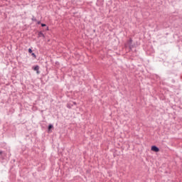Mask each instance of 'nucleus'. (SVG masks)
<instances>
[{"label":"nucleus","instance_id":"1","mask_svg":"<svg viewBox=\"0 0 182 182\" xmlns=\"http://www.w3.org/2000/svg\"><path fill=\"white\" fill-rule=\"evenodd\" d=\"M151 151H155V153H159V151H160V148H159L156 145H153L151 147Z\"/></svg>","mask_w":182,"mask_h":182},{"label":"nucleus","instance_id":"8","mask_svg":"<svg viewBox=\"0 0 182 182\" xmlns=\"http://www.w3.org/2000/svg\"><path fill=\"white\" fill-rule=\"evenodd\" d=\"M31 56H33L34 59H36V54H35V53H31Z\"/></svg>","mask_w":182,"mask_h":182},{"label":"nucleus","instance_id":"2","mask_svg":"<svg viewBox=\"0 0 182 182\" xmlns=\"http://www.w3.org/2000/svg\"><path fill=\"white\" fill-rule=\"evenodd\" d=\"M39 65H35L32 67L33 70H35L37 75H41V71L39 70Z\"/></svg>","mask_w":182,"mask_h":182},{"label":"nucleus","instance_id":"14","mask_svg":"<svg viewBox=\"0 0 182 182\" xmlns=\"http://www.w3.org/2000/svg\"><path fill=\"white\" fill-rule=\"evenodd\" d=\"M55 63L58 64V63H58V62H56Z\"/></svg>","mask_w":182,"mask_h":182},{"label":"nucleus","instance_id":"13","mask_svg":"<svg viewBox=\"0 0 182 182\" xmlns=\"http://www.w3.org/2000/svg\"><path fill=\"white\" fill-rule=\"evenodd\" d=\"M46 30L49 31V27L47 26Z\"/></svg>","mask_w":182,"mask_h":182},{"label":"nucleus","instance_id":"3","mask_svg":"<svg viewBox=\"0 0 182 182\" xmlns=\"http://www.w3.org/2000/svg\"><path fill=\"white\" fill-rule=\"evenodd\" d=\"M103 0H97L96 5L97 6H102L103 5Z\"/></svg>","mask_w":182,"mask_h":182},{"label":"nucleus","instance_id":"12","mask_svg":"<svg viewBox=\"0 0 182 182\" xmlns=\"http://www.w3.org/2000/svg\"><path fill=\"white\" fill-rule=\"evenodd\" d=\"M2 153H3V151H0V156H2Z\"/></svg>","mask_w":182,"mask_h":182},{"label":"nucleus","instance_id":"15","mask_svg":"<svg viewBox=\"0 0 182 182\" xmlns=\"http://www.w3.org/2000/svg\"><path fill=\"white\" fill-rule=\"evenodd\" d=\"M74 105H76V102H74Z\"/></svg>","mask_w":182,"mask_h":182},{"label":"nucleus","instance_id":"6","mask_svg":"<svg viewBox=\"0 0 182 182\" xmlns=\"http://www.w3.org/2000/svg\"><path fill=\"white\" fill-rule=\"evenodd\" d=\"M51 129H53V124H50L48 127V132L50 131Z\"/></svg>","mask_w":182,"mask_h":182},{"label":"nucleus","instance_id":"10","mask_svg":"<svg viewBox=\"0 0 182 182\" xmlns=\"http://www.w3.org/2000/svg\"><path fill=\"white\" fill-rule=\"evenodd\" d=\"M41 26H42V28H45V26H46V24H45V23H41Z\"/></svg>","mask_w":182,"mask_h":182},{"label":"nucleus","instance_id":"4","mask_svg":"<svg viewBox=\"0 0 182 182\" xmlns=\"http://www.w3.org/2000/svg\"><path fill=\"white\" fill-rule=\"evenodd\" d=\"M38 38H45V34L42 31H39L38 34Z\"/></svg>","mask_w":182,"mask_h":182},{"label":"nucleus","instance_id":"9","mask_svg":"<svg viewBox=\"0 0 182 182\" xmlns=\"http://www.w3.org/2000/svg\"><path fill=\"white\" fill-rule=\"evenodd\" d=\"M28 53H33L32 48H28Z\"/></svg>","mask_w":182,"mask_h":182},{"label":"nucleus","instance_id":"11","mask_svg":"<svg viewBox=\"0 0 182 182\" xmlns=\"http://www.w3.org/2000/svg\"><path fill=\"white\" fill-rule=\"evenodd\" d=\"M37 24H38V25H41V21H37Z\"/></svg>","mask_w":182,"mask_h":182},{"label":"nucleus","instance_id":"7","mask_svg":"<svg viewBox=\"0 0 182 182\" xmlns=\"http://www.w3.org/2000/svg\"><path fill=\"white\" fill-rule=\"evenodd\" d=\"M31 21H33V22H38V20L36 18L35 16H32Z\"/></svg>","mask_w":182,"mask_h":182},{"label":"nucleus","instance_id":"5","mask_svg":"<svg viewBox=\"0 0 182 182\" xmlns=\"http://www.w3.org/2000/svg\"><path fill=\"white\" fill-rule=\"evenodd\" d=\"M127 43H128V45H129V48L132 49V43H133V39L129 38Z\"/></svg>","mask_w":182,"mask_h":182}]
</instances>
